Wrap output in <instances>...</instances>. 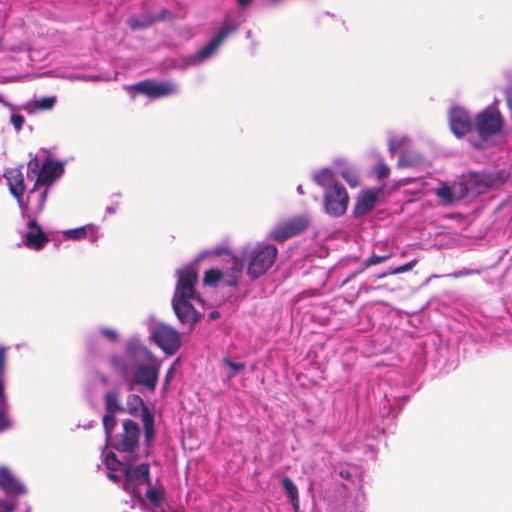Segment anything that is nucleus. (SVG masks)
<instances>
[{
	"label": "nucleus",
	"instance_id": "f257e3e1",
	"mask_svg": "<svg viewBox=\"0 0 512 512\" xmlns=\"http://www.w3.org/2000/svg\"><path fill=\"white\" fill-rule=\"evenodd\" d=\"M278 249L273 244L258 245L242 252V263L247 267L251 279H257L265 274L275 263Z\"/></svg>",
	"mask_w": 512,
	"mask_h": 512
},
{
	"label": "nucleus",
	"instance_id": "f03ea898",
	"mask_svg": "<svg viewBox=\"0 0 512 512\" xmlns=\"http://www.w3.org/2000/svg\"><path fill=\"white\" fill-rule=\"evenodd\" d=\"M350 202L346 188L339 182L327 186L323 195V207L326 214L340 217L347 211Z\"/></svg>",
	"mask_w": 512,
	"mask_h": 512
},
{
	"label": "nucleus",
	"instance_id": "7ed1b4c3",
	"mask_svg": "<svg viewBox=\"0 0 512 512\" xmlns=\"http://www.w3.org/2000/svg\"><path fill=\"white\" fill-rule=\"evenodd\" d=\"M310 225L307 215H297L279 222L270 232V238L276 242H284L289 238L300 235Z\"/></svg>",
	"mask_w": 512,
	"mask_h": 512
},
{
	"label": "nucleus",
	"instance_id": "20e7f679",
	"mask_svg": "<svg viewBox=\"0 0 512 512\" xmlns=\"http://www.w3.org/2000/svg\"><path fill=\"white\" fill-rule=\"evenodd\" d=\"M151 337L155 344L167 355H174L181 346V338L179 332L173 327L160 323L156 325Z\"/></svg>",
	"mask_w": 512,
	"mask_h": 512
},
{
	"label": "nucleus",
	"instance_id": "39448f33",
	"mask_svg": "<svg viewBox=\"0 0 512 512\" xmlns=\"http://www.w3.org/2000/svg\"><path fill=\"white\" fill-rule=\"evenodd\" d=\"M139 437L140 428L138 424L131 419H127L123 423V432L110 440L111 446L119 452L134 453L139 447Z\"/></svg>",
	"mask_w": 512,
	"mask_h": 512
},
{
	"label": "nucleus",
	"instance_id": "423d86ee",
	"mask_svg": "<svg viewBox=\"0 0 512 512\" xmlns=\"http://www.w3.org/2000/svg\"><path fill=\"white\" fill-rule=\"evenodd\" d=\"M503 119L500 112L487 108L480 112L475 119V128L482 140H487L501 131Z\"/></svg>",
	"mask_w": 512,
	"mask_h": 512
},
{
	"label": "nucleus",
	"instance_id": "0eeeda50",
	"mask_svg": "<svg viewBox=\"0 0 512 512\" xmlns=\"http://www.w3.org/2000/svg\"><path fill=\"white\" fill-rule=\"evenodd\" d=\"M160 367L161 362L158 359L145 364H138L133 373L135 383L154 391L158 383Z\"/></svg>",
	"mask_w": 512,
	"mask_h": 512
},
{
	"label": "nucleus",
	"instance_id": "6e6552de",
	"mask_svg": "<svg viewBox=\"0 0 512 512\" xmlns=\"http://www.w3.org/2000/svg\"><path fill=\"white\" fill-rule=\"evenodd\" d=\"M178 279L173 298L193 299L195 297V285L198 281V272L193 267H184L177 272Z\"/></svg>",
	"mask_w": 512,
	"mask_h": 512
},
{
	"label": "nucleus",
	"instance_id": "1a4fd4ad",
	"mask_svg": "<svg viewBox=\"0 0 512 512\" xmlns=\"http://www.w3.org/2000/svg\"><path fill=\"white\" fill-rule=\"evenodd\" d=\"M124 489L128 491L133 486V493H136L138 486L146 484L151 485L150 467L148 463H142L137 466L126 465L124 468Z\"/></svg>",
	"mask_w": 512,
	"mask_h": 512
},
{
	"label": "nucleus",
	"instance_id": "9d476101",
	"mask_svg": "<svg viewBox=\"0 0 512 512\" xmlns=\"http://www.w3.org/2000/svg\"><path fill=\"white\" fill-rule=\"evenodd\" d=\"M449 126L457 138H462L473 129L472 120L466 110L461 107H453L448 113Z\"/></svg>",
	"mask_w": 512,
	"mask_h": 512
},
{
	"label": "nucleus",
	"instance_id": "9b49d317",
	"mask_svg": "<svg viewBox=\"0 0 512 512\" xmlns=\"http://www.w3.org/2000/svg\"><path fill=\"white\" fill-rule=\"evenodd\" d=\"M380 193L381 189H367L362 191L356 199L352 212L353 216L360 218L371 212L376 206Z\"/></svg>",
	"mask_w": 512,
	"mask_h": 512
},
{
	"label": "nucleus",
	"instance_id": "f8f14e48",
	"mask_svg": "<svg viewBox=\"0 0 512 512\" xmlns=\"http://www.w3.org/2000/svg\"><path fill=\"white\" fill-rule=\"evenodd\" d=\"M191 299H172L173 310L183 324H190L193 326L200 319V314L195 310L193 305L190 303Z\"/></svg>",
	"mask_w": 512,
	"mask_h": 512
},
{
	"label": "nucleus",
	"instance_id": "ddd939ff",
	"mask_svg": "<svg viewBox=\"0 0 512 512\" xmlns=\"http://www.w3.org/2000/svg\"><path fill=\"white\" fill-rule=\"evenodd\" d=\"M227 35L228 34H216V36L213 37L206 45L194 54L190 55L187 63L189 65H197L211 58L224 42Z\"/></svg>",
	"mask_w": 512,
	"mask_h": 512
},
{
	"label": "nucleus",
	"instance_id": "4468645a",
	"mask_svg": "<svg viewBox=\"0 0 512 512\" xmlns=\"http://www.w3.org/2000/svg\"><path fill=\"white\" fill-rule=\"evenodd\" d=\"M63 170L61 163L52 162L50 160L45 161L38 171V176L31 193L34 192L35 188L39 185H52V183L63 173Z\"/></svg>",
	"mask_w": 512,
	"mask_h": 512
},
{
	"label": "nucleus",
	"instance_id": "2eb2a0df",
	"mask_svg": "<svg viewBox=\"0 0 512 512\" xmlns=\"http://www.w3.org/2000/svg\"><path fill=\"white\" fill-rule=\"evenodd\" d=\"M29 231L25 235V245L34 250L42 249L49 242L48 236L35 219L27 224Z\"/></svg>",
	"mask_w": 512,
	"mask_h": 512
},
{
	"label": "nucleus",
	"instance_id": "dca6fc26",
	"mask_svg": "<svg viewBox=\"0 0 512 512\" xmlns=\"http://www.w3.org/2000/svg\"><path fill=\"white\" fill-rule=\"evenodd\" d=\"M23 166L19 168L7 169L4 177L7 180L10 193L18 200H20L25 192L24 175L22 172Z\"/></svg>",
	"mask_w": 512,
	"mask_h": 512
},
{
	"label": "nucleus",
	"instance_id": "f3484780",
	"mask_svg": "<svg viewBox=\"0 0 512 512\" xmlns=\"http://www.w3.org/2000/svg\"><path fill=\"white\" fill-rule=\"evenodd\" d=\"M126 354L135 367L138 364H145L157 359L147 347L136 342H131L127 345Z\"/></svg>",
	"mask_w": 512,
	"mask_h": 512
},
{
	"label": "nucleus",
	"instance_id": "a211bd4d",
	"mask_svg": "<svg viewBox=\"0 0 512 512\" xmlns=\"http://www.w3.org/2000/svg\"><path fill=\"white\" fill-rule=\"evenodd\" d=\"M0 487L7 495H21L26 492L23 484H21L9 469L0 468Z\"/></svg>",
	"mask_w": 512,
	"mask_h": 512
},
{
	"label": "nucleus",
	"instance_id": "6ab92c4d",
	"mask_svg": "<svg viewBox=\"0 0 512 512\" xmlns=\"http://www.w3.org/2000/svg\"><path fill=\"white\" fill-rule=\"evenodd\" d=\"M130 400H133L136 403H140L142 407L141 418L144 426V436L147 443H150L155 436L154 430V417L152 413L149 411L148 407L144 405L143 400L138 395H130Z\"/></svg>",
	"mask_w": 512,
	"mask_h": 512
},
{
	"label": "nucleus",
	"instance_id": "aec40b11",
	"mask_svg": "<svg viewBox=\"0 0 512 512\" xmlns=\"http://www.w3.org/2000/svg\"><path fill=\"white\" fill-rule=\"evenodd\" d=\"M106 413L124 412L125 409L120 403L119 391H109L104 395Z\"/></svg>",
	"mask_w": 512,
	"mask_h": 512
},
{
	"label": "nucleus",
	"instance_id": "412c9836",
	"mask_svg": "<svg viewBox=\"0 0 512 512\" xmlns=\"http://www.w3.org/2000/svg\"><path fill=\"white\" fill-rule=\"evenodd\" d=\"M176 93V86L169 81H164L160 83H155L153 88V93L151 95V99H157L161 97H166Z\"/></svg>",
	"mask_w": 512,
	"mask_h": 512
},
{
	"label": "nucleus",
	"instance_id": "4be33fe9",
	"mask_svg": "<svg viewBox=\"0 0 512 512\" xmlns=\"http://www.w3.org/2000/svg\"><path fill=\"white\" fill-rule=\"evenodd\" d=\"M155 81L152 79H145L143 81L137 82L127 87V90L133 91L137 94L145 95L151 98L153 93V88L155 86Z\"/></svg>",
	"mask_w": 512,
	"mask_h": 512
},
{
	"label": "nucleus",
	"instance_id": "5701e85b",
	"mask_svg": "<svg viewBox=\"0 0 512 512\" xmlns=\"http://www.w3.org/2000/svg\"><path fill=\"white\" fill-rule=\"evenodd\" d=\"M391 257H392L391 253H385L382 255H377L375 253H372L369 258H367L361 262V264L359 265L358 269L355 271L354 274L362 273L367 268L374 266V265H378V264L390 259Z\"/></svg>",
	"mask_w": 512,
	"mask_h": 512
},
{
	"label": "nucleus",
	"instance_id": "b1692460",
	"mask_svg": "<svg viewBox=\"0 0 512 512\" xmlns=\"http://www.w3.org/2000/svg\"><path fill=\"white\" fill-rule=\"evenodd\" d=\"M282 487L285 490L288 498L290 499L293 507L295 509L299 508V498H298V489L296 485L293 483V481L288 477L285 476L282 479Z\"/></svg>",
	"mask_w": 512,
	"mask_h": 512
},
{
	"label": "nucleus",
	"instance_id": "393cba45",
	"mask_svg": "<svg viewBox=\"0 0 512 512\" xmlns=\"http://www.w3.org/2000/svg\"><path fill=\"white\" fill-rule=\"evenodd\" d=\"M471 191L476 193L481 192L482 187H487L488 183L484 180V177L476 172H470L465 180Z\"/></svg>",
	"mask_w": 512,
	"mask_h": 512
},
{
	"label": "nucleus",
	"instance_id": "a878e982",
	"mask_svg": "<svg viewBox=\"0 0 512 512\" xmlns=\"http://www.w3.org/2000/svg\"><path fill=\"white\" fill-rule=\"evenodd\" d=\"M333 177L334 174L331 169L323 168L314 173L313 180L317 185L326 189L327 186L332 184L331 182L333 181Z\"/></svg>",
	"mask_w": 512,
	"mask_h": 512
},
{
	"label": "nucleus",
	"instance_id": "bb28decb",
	"mask_svg": "<svg viewBox=\"0 0 512 512\" xmlns=\"http://www.w3.org/2000/svg\"><path fill=\"white\" fill-rule=\"evenodd\" d=\"M115 414L116 413H105V415L103 416V419H102L103 428H104L107 442H109L111 440L112 432L117 425V420H116Z\"/></svg>",
	"mask_w": 512,
	"mask_h": 512
},
{
	"label": "nucleus",
	"instance_id": "cd10ccee",
	"mask_svg": "<svg viewBox=\"0 0 512 512\" xmlns=\"http://www.w3.org/2000/svg\"><path fill=\"white\" fill-rule=\"evenodd\" d=\"M340 175L350 187L355 188L359 185V173L356 169L352 167H345L341 170Z\"/></svg>",
	"mask_w": 512,
	"mask_h": 512
},
{
	"label": "nucleus",
	"instance_id": "c85d7f7f",
	"mask_svg": "<svg viewBox=\"0 0 512 512\" xmlns=\"http://www.w3.org/2000/svg\"><path fill=\"white\" fill-rule=\"evenodd\" d=\"M165 491L164 488H151L146 492V497L154 505L159 506L164 499Z\"/></svg>",
	"mask_w": 512,
	"mask_h": 512
},
{
	"label": "nucleus",
	"instance_id": "c756f323",
	"mask_svg": "<svg viewBox=\"0 0 512 512\" xmlns=\"http://www.w3.org/2000/svg\"><path fill=\"white\" fill-rule=\"evenodd\" d=\"M109 364L114 371L120 373L122 375H126L128 372V367L125 361L120 356H111L109 358Z\"/></svg>",
	"mask_w": 512,
	"mask_h": 512
},
{
	"label": "nucleus",
	"instance_id": "7c9ffc66",
	"mask_svg": "<svg viewBox=\"0 0 512 512\" xmlns=\"http://www.w3.org/2000/svg\"><path fill=\"white\" fill-rule=\"evenodd\" d=\"M222 272L218 269H209L205 272L203 282L209 286H215L222 279Z\"/></svg>",
	"mask_w": 512,
	"mask_h": 512
},
{
	"label": "nucleus",
	"instance_id": "2f4dec72",
	"mask_svg": "<svg viewBox=\"0 0 512 512\" xmlns=\"http://www.w3.org/2000/svg\"><path fill=\"white\" fill-rule=\"evenodd\" d=\"M65 236L67 238L73 239V240H81L87 237V227L82 226L75 229H70L64 232Z\"/></svg>",
	"mask_w": 512,
	"mask_h": 512
},
{
	"label": "nucleus",
	"instance_id": "473e14b6",
	"mask_svg": "<svg viewBox=\"0 0 512 512\" xmlns=\"http://www.w3.org/2000/svg\"><path fill=\"white\" fill-rule=\"evenodd\" d=\"M105 466L110 471H117L121 466V462L117 459L114 452H108L104 459Z\"/></svg>",
	"mask_w": 512,
	"mask_h": 512
},
{
	"label": "nucleus",
	"instance_id": "72a5a7b5",
	"mask_svg": "<svg viewBox=\"0 0 512 512\" xmlns=\"http://www.w3.org/2000/svg\"><path fill=\"white\" fill-rule=\"evenodd\" d=\"M156 20H157L156 18H151V17L144 18L142 20H139L136 18H130L129 23H130V27L132 29H143V28H148Z\"/></svg>",
	"mask_w": 512,
	"mask_h": 512
},
{
	"label": "nucleus",
	"instance_id": "f704fd0d",
	"mask_svg": "<svg viewBox=\"0 0 512 512\" xmlns=\"http://www.w3.org/2000/svg\"><path fill=\"white\" fill-rule=\"evenodd\" d=\"M55 103H56L55 96L42 97L41 99L35 101V106H36V108H38L40 110H49L54 107Z\"/></svg>",
	"mask_w": 512,
	"mask_h": 512
},
{
	"label": "nucleus",
	"instance_id": "c9c22d12",
	"mask_svg": "<svg viewBox=\"0 0 512 512\" xmlns=\"http://www.w3.org/2000/svg\"><path fill=\"white\" fill-rule=\"evenodd\" d=\"M374 172L379 179L387 178L390 174V169L383 161L378 162L374 168Z\"/></svg>",
	"mask_w": 512,
	"mask_h": 512
},
{
	"label": "nucleus",
	"instance_id": "e433bc0d",
	"mask_svg": "<svg viewBox=\"0 0 512 512\" xmlns=\"http://www.w3.org/2000/svg\"><path fill=\"white\" fill-rule=\"evenodd\" d=\"M453 190L455 193H457V197L459 199L466 197L468 193L471 191V189L469 188L465 181L455 184Z\"/></svg>",
	"mask_w": 512,
	"mask_h": 512
},
{
	"label": "nucleus",
	"instance_id": "4c0bfd02",
	"mask_svg": "<svg viewBox=\"0 0 512 512\" xmlns=\"http://www.w3.org/2000/svg\"><path fill=\"white\" fill-rule=\"evenodd\" d=\"M224 363L233 371L230 374V377H234L238 372H241L245 369L244 363H236L228 358L224 359Z\"/></svg>",
	"mask_w": 512,
	"mask_h": 512
},
{
	"label": "nucleus",
	"instance_id": "58836bf2",
	"mask_svg": "<svg viewBox=\"0 0 512 512\" xmlns=\"http://www.w3.org/2000/svg\"><path fill=\"white\" fill-rule=\"evenodd\" d=\"M10 121L13 124L14 128L19 131L22 129L25 119L20 114H12L10 117Z\"/></svg>",
	"mask_w": 512,
	"mask_h": 512
},
{
	"label": "nucleus",
	"instance_id": "ea45409f",
	"mask_svg": "<svg viewBox=\"0 0 512 512\" xmlns=\"http://www.w3.org/2000/svg\"><path fill=\"white\" fill-rule=\"evenodd\" d=\"M438 196L445 199L447 202H452L454 200L453 192L448 186L440 188L438 191Z\"/></svg>",
	"mask_w": 512,
	"mask_h": 512
},
{
	"label": "nucleus",
	"instance_id": "a19ab883",
	"mask_svg": "<svg viewBox=\"0 0 512 512\" xmlns=\"http://www.w3.org/2000/svg\"><path fill=\"white\" fill-rule=\"evenodd\" d=\"M405 272H408L406 270L405 265H401V266H398L396 268L389 269L388 271L378 275L377 278H384V277H386L388 275L401 274V273H405Z\"/></svg>",
	"mask_w": 512,
	"mask_h": 512
},
{
	"label": "nucleus",
	"instance_id": "79ce46f5",
	"mask_svg": "<svg viewBox=\"0 0 512 512\" xmlns=\"http://www.w3.org/2000/svg\"><path fill=\"white\" fill-rule=\"evenodd\" d=\"M101 334L112 342H115L118 340V333L114 329L102 328Z\"/></svg>",
	"mask_w": 512,
	"mask_h": 512
},
{
	"label": "nucleus",
	"instance_id": "37998d69",
	"mask_svg": "<svg viewBox=\"0 0 512 512\" xmlns=\"http://www.w3.org/2000/svg\"><path fill=\"white\" fill-rule=\"evenodd\" d=\"M10 426H11L10 420L7 418V416L3 412H0V432L7 430L8 428H10Z\"/></svg>",
	"mask_w": 512,
	"mask_h": 512
},
{
	"label": "nucleus",
	"instance_id": "c03bdc74",
	"mask_svg": "<svg viewBox=\"0 0 512 512\" xmlns=\"http://www.w3.org/2000/svg\"><path fill=\"white\" fill-rule=\"evenodd\" d=\"M6 362V348L0 346V376L4 373Z\"/></svg>",
	"mask_w": 512,
	"mask_h": 512
},
{
	"label": "nucleus",
	"instance_id": "a18cd8bd",
	"mask_svg": "<svg viewBox=\"0 0 512 512\" xmlns=\"http://www.w3.org/2000/svg\"><path fill=\"white\" fill-rule=\"evenodd\" d=\"M28 167L29 169L33 172V173H36L38 175V171L40 170L39 169V161L37 159V157L31 159L28 163Z\"/></svg>",
	"mask_w": 512,
	"mask_h": 512
},
{
	"label": "nucleus",
	"instance_id": "49530a36",
	"mask_svg": "<svg viewBox=\"0 0 512 512\" xmlns=\"http://www.w3.org/2000/svg\"><path fill=\"white\" fill-rule=\"evenodd\" d=\"M14 509V506L7 502V501H4V502H0V512H12Z\"/></svg>",
	"mask_w": 512,
	"mask_h": 512
},
{
	"label": "nucleus",
	"instance_id": "de8ad7c7",
	"mask_svg": "<svg viewBox=\"0 0 512 512\" xmlns=\"http://www.w3.org/2000/svg\"><path fill=\"white\" fill-rule=\"evenodd\" d=\"M174 374H175V366H174V365H172V366L168 369V371H167V373H166V376H165V383H166V384H169V382H170V380L173 378Z\"/></svg>",
	"mask_w": 512,
	"mask_h": 512
},
{
	"label": "nucleus",
	"instance_id": "09e8293b",
	"mask_svg": "<svg viewBox=\"0 0 512 512\" xmlns=\"http://www.w3.org/2000/svg\"><path fill=\"white\" fill-rule=\"evenodd\" d=\"M388 146H389V151L392 153V154H395L396 151H397V144H396V141L395 140H390L389 143H388Z\"/></svg>",
	"mask_w": 512,
	"mask_h": 512
},
{
	"label": "nucleus",
	"instance_id": "8fccbe9b",
	"mask_svg": "<svg viewBox=\"0 0 512 512\" xmlns=\"http://www.w3.org/2000/svg\"><path fill=\"white\" fill-rule=\"evenodd\" d=\"M417 262H418L417 259H413V260L407 262L406 264H404L406 267V270L407 271L412 270L416 266Z\"/></svg>",
	"mask_w": 512,
	"mask_h": 512
},
{
	"label": "nucleus",
	"instance_id": "3c124183",
	"mask_svg": "<svg viewBox=\"0 0 512 512\" xmlns=\"http://www.w3.org/2000/svg\"><path fill=\"white\" fill-rule=\"evenodd\" d=\"M0 401L5 403L4 383L1 378H0Z\"/></svg>",
	"mask_w": 512,
	"mask_h": 512
},
{
	"label": "nucleus",
	"instance_id": "603ef678",
	"mask_svg": "<svg viewBox=\"0 0 512 512\" xmlns=\"http://www.w3.org/2000/svg\"><path fill=\"white\" fill-rule=\"evenodd\" d=\"M113 472H114V471H110V473H108V475H107V476H108V478H109L110 480H112L113 482H115V483L120 482V476H119V475H117V474H114Z\"/></svg>",
	"mask_w": 512,
	"mask_h": 512
},
{
	"label": "nucleus",
	"instance_id": "864d4df0",
	"mask_svg": "<svg viewBox=\"0 0 512 512\" xmlns=\"http://www.w3.org/2000/svg\"><path fill=\"white\" fill-rule=\"evenodd\" d=\"M46 197H47V189L44 190L42 193H41V203L39 205V211H41L43 209V206H44V203L46 201Z\"/></svg>",
	"mask_w": 512,
	"mask_h": 512
},
{
	"label": "nucleus",
	"instance_id": "5fc2aeb1",
	"mask_svg": "<svg viewBox=\"0 0 512 512\" xmlns=\"http://www.w3.org/2000/svg\"><path fill=\"white\" fill-rule=\"evenodd\" d=\"M208 318H209V320H216V319L220 318V313L216 310L211 311L208 315Z\"/></svg>",
	"mask_w": 512,
	"mask_h": 512
},
{
	"label": "nucleus",
	"instance_id": "6e6d98bb",
	"mask_svg": "<svg viewBox=\"0 0 512 512\" xmlns=\"http://www.w3.org/2000/svg\"><path fill=\"white\" fill-rule=\"evenodd\" d=\"M236 1L242 7H245L252 2V0H236Z\"/></svg>",
	"mask_w": 512,
	"mask_h": 512
},
{
	"label": "nucleus",
	"instance_id": "4d7b16f0",
	"mask_svg": "<svg viewBox=\"0 0 512 512\" xmlns=\"http://www.w3.org/2000/svg\"><path fill=\"white\" fill-rule=\"evenodd\" d=\"M339 474H340V476H341L342 478H346V479H349V478H350V473H349V471H347V470H342V471H340V473H339Z\"/></svg>",
	"mask_w": 512,
	"mask_h": 512
},
{
	"label": "nucleus",
	"instance_id": "13d9d810",
	"mask_svg": "<svg viewBox=\"0 0 512 512\" xmlns=\"http://www.w3.org/2000/svg\"><path fill=\"white\" fill-rule=\"evenodd\" d=\"M297 192H298V194H300V195H304V190H303V187H302L301 185H299V186L297 187Z\"/></svg>",
	"mask_w": 512,
	"mask_h": 512
},
{
	"label": "nucleus",
	"instance_id": "bf43d9fd",
	"mask_svg": "<svg viewBox=\"0 0 512 512\" xmlns=\"http://www.w3.org/2000/svg\"><path fill=\"white\" fill-rule=\"evenodd\" d=\"M227 284L230 285V286H233V285L236 284V280L235 279L230 280V281L227 282Z\"/></svg>",
	"mask_w": 512,
	"mask_h": 512
},
{
	"label": "nucleus",
	"instance_id": "052dcab7",
	"mask_svg": "<svg viewBox=\"0 0 512 512\" xmlns=\"http://www.w3.org/2000/svg\"><path fill=\"white\" fill-rule=\"evenodd\" d=\"M219 32L225 33L229 32V30L226 27H222Z\"/></svg>",
	"mask_w": 512,
	"mask_h": 512
},
{
	"label": "nucleus",
	"instance_id": "680f3d73",
	"mask_svg": "<svg viewBox=\"0 0 512 512\" xmlns=\"http://www.w3.org/2000/svg\"><path fill=\"white\" fill-rule=\"evenodd\" d=\"M474 147L480 149L482 147V145L480 143H475Z\"/></svg>",
	"mask_w": 512,
	"mask_h": 512
},
{
	"label": "nucleus",
	"instance_id": "e2e57ef3",
	"mask_svg": "<svg viewBox=\"0 0 512 512\" xmlns=\"http://www.w3.org/2000/svg\"><path fill=\"white\" fill-rule=\"evenodd\" d=\"M386 246H387V244H385V243L381 244V247H386Z\"/></svg>",
	"mask_w": 512,
	"mask_h": 512
}]
</instances>
